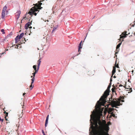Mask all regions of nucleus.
Instances as JSON below:
<instances>
[{"label": "nucleus", "instance_id": "a211bd4d", "mask_svg": "<svg viewBox=\"0 0 135 135\" xmlns=\"http://www.w3.org/2000/svg\"><path fill=\"white\" fill-rule=\"evenodd\" d=\"M19 36H17L15 38V41L16 43L18 42V41L19 40L20 38H19Z\"/></svg>", "mask_w": 135, "mask_h": 135}, {"label": "nucleus", "instance_id": "6e6552de", "mask_svg": "<svg viewBox=\"0 0 135 135\" xmlns=\"http://www.w3.org/2000/svg\"><path fill=\"white\" fill-rule=\"evenodd\" d=\"M127 32L125 31L124 32H123L122 33V35H120V38H123L126 37L128 35L127 34H126Z\"/></svg>", "mask_w": 135, "mask_h": 135}, {"label": "nucleus", "instance_id": "aec40b11", "mask_svg": "<svg viewBox=\"0 0 135 135\" xmlns=\"http://www.w3.org/2000/svg\"><path fill=\"white\" fill-rule=\"evenodd\" d=\"M122 44V42L119 43L116 46L117 50L120 47V45Z\"/></svg>", "mask_w": 135, "mask_h": 135}, {"label": "nucleus", "instance_id": "dca6fc26", "mask_svg": "<svg viewBox=\"0 0 135 135\" xmlns=\"http://www.w3.org/2000/svg\"><path fill=\"white\" fill-rule=\"evenodd\" d=\"M82 41H81L79 44V50H78L79 52L80 51V49H81L82 48V45H81V43H82Z\"/></svg>", "mask_w": 135, "mask_h": 135}, {"label": "nucleus", "instance_id": "37998d69", "mask_svg": "<svg viewBox=\"0 0 135 135\" xmlns=\"http://www.w3.org/2000/svg\"><path fill=\"white\" fill-rule=\"evenodd\" d=\"M44 0H41L40 2H42V1H43Z\"/></svg>", "mask_w": 135, "mask_h": 135}, {"label": "nucleus", "instance_id": "b1692460", "mask_svg": "<svg viewBox=\"0 0 135 135\" xmlns=\"http://www.w3.org/2000/svg\"><path fill=\"white\" fill-rule=\"evenodd\" d=\"M105 130L107 132L106 133L108 132V131L109 130V127H107L105 128Z\"/></svg>", "mask_w": 135, "mask_h": 135}, {"label": "nucleus", "instance_id": "473e14b6", "mask_svg": "<svg viewBox=\"0 0 135 135\" xmlns=\"http://www.w3.org/2000/svg\"><path fill=\"white\" fill-rule=\"evenodd\" d=\"M7 116H6V115H5V120L7 121H8V119L7 118Z\"/></svg>", "mask_w": 135, "mask_h": 135}, {"label": "nucleus", "instance_id": "9d476101", "mask_svg": "<svg viewBox=\"0 0 135 135\" xmlns=\"http://www.w3.org/2000/svg\"><path fill=\"white\" fill-rule=\"evenodd\" d=\"M21 13V11H18L16 13V18L18 19Z\"/></svg>", "mask_w": 135, "mask_h": 135}, {"label": "nucleus", "instance_id": "de8ad7c7", "mask_svg": "<svg viewBox=\"0 0 135 135\" xmlns=\"http://www.w3.org/2000/svg\"><path fill=\"white\" fill-rule=\"evenodd\" d=\"M93 112H94V111H93Z\"/></svg>", "mask_w": 135, "mask_h": 135}, {"label": "nucleus", "instance_id": "4c0bfd02", "mask_svg": "<svg viewBox=\"0 0 135 135\" xmlns=\"http://www.w3.org/2000/svg\"><path fill=\"white\" fill-rule=\"evenodd\" d=\"M123 86L122 85H119V87H120V86Z\"/></svg>", "mask_w": 135, "mask_h": 135}, {"label": "nucleus", "instance_id": "f8f14e48", "mask_svg": "<svg viewBox=\"0 0 135 135\" xmlns=\"http://www.w3.org/2000/svg\"><path fill=\"white\" fill-rule=\"evenodd\" d=\"M116 72V68L115 67L113 66V70L112 71V76H113V75Z\"/></svg>", "mask_w": 135, "mask_h": 135}, {"label": "nucleus", "instance_id": "f3484780", "mask_svg": "<svg viewBox=\"0 0 135 135\" xmlns=\"http://www.w3.org/2000/svg\"><path fill=\"white\" fill-rule=\"evenodd\" d=\"M110 114L111 115L110 116V117L111 118L112 117H113L114 118H117V117L115 116V114H114L113 112L111 113Z\"/></svg>", "mask_w": 135, "mask_h": 135}, {"label": "nucleus", "instance_id": "7ed1b4c3", "mask_svg": "<svg viewBox=\"0 0 135 135\" xmlns=\"http://www.w3.org/2000/svg\"><path fill=\"white\" fill-rule=\"evenodd\" d=\"M109 92L107 90H106L104 92L103 95L99 99V100L98 101V103L100 105L101 104V102L100 101H102L103 102H105V99L107 96L109 95Z\"/></svg>", "mask_w": 135, "mask_h": 135}, {"label": "nucleus", "instance_id": "a878e982", "mask_svg": "<svg viewBox=\"0 0 135 135\" xmlns=\"http://www.w3.org/2000/svg\"><path fill=\"white\" fill-rule=\"evenodd\" d=\"M33 68L34 69V70H37V66L36 65H34L33 66Z\"/></svg>", "mask_w": 135, "mask_h": 135}, {"label": "nucleus", "instance_id": "4468645a", "mask_svg": "<svg viewBox=\"0 0 135 135\" xmlns=\"http://www.w3.org/2000/svg\"><path fill=\"white\" fill-rule=\"evenodd\" d=\"M114 109L113 108H109L108 110V113L109 114H110L113 111Z\"/></svg>", "mask_w": 135, "mask_h": 135}, {"label": "nucleus", "instance_id": "a19ab883", "mask_svg": "<svg viewBox=\"0 0 135 135\" xmlns=\"http://www.w3.org/2000/svg\"><path fill=\"white\" fill-rule=\"evenodd\" d=\"M113 77H114V78H116V76H114Z\"/></svg>", "mask_w": 135, "mask_h": 135}, {"label": "nucleus", "instance_id": "f257e3e1", "mask_svg": "<svg viewBox=\"0 0 135 135\" xmlns=\"http://www.w3.org/2000/svg\"><path fill=\"white\" fill-rule=\"evenodd\" d=\"M120 99L115 98L113 99L112 100H111V105L112 107H115L117 108V106H119L120 105Z\"/></svg>", "mask_w": 135, "mask_h": 135}, {"label": "nucleus", "instance_id": "e433bc0d", "mask_svg": "<svg viewBox=\"0 0 135 135\" xmlns=\"http://www.w3.org/2000/svg\"><path fill=\"white\" fill-rule=\"evenodd\" d=\"M18 46L17 45H16L15 46V48H18Z\"/></svg>", "mask_w": 135, "mask_h": 135}, {"label": "nucleus", "instance_id": "f704fd0d", "mask_svg": "<svg viewBox=\"0 0 135 135\" xmlns=\"http://www.w3.org/2000/svg\"><path fill=\"white\" fill-rule=\"evenodd\" d=\"M42 132L44 135H46L44 131L42 130Z\"/></svg>", "mask_w": 135, "mask_h": 135}, {"label": "nucleus", "instance_id": "0eeeda50", "mask_svg": "<svg viewBox=\"0 0 135 135\" xmlns=\"http://www.w3.org/2000/svg\"><path fill=\"white\" fill-rule=\"evenodd\" d=\"M41 62V59H39L38 61H37V63H38V65H37V69L35 70V73H36L38 72V70L39 69L40 66V63Z\"/></svg>", "mask_w": 135, "mask_h": 135}, {"label": "nucleus", "instance_id": "58836bf2", "mask_svg": "<svg viewBox=\"0 0 135 135\" xmlns=\"http://www.w3.org/2000/svg\"><path fill=\"white\" fill-rule=\"evenodd\" d=\"M5 108H3V110L5 111Z\"/></svg>", "mask_w": 135, "mask_h": 135}, {"label": "nucleus", "instance_id": "c03bdc74", "mask_svg": "<svg viewBox=\"0 0 135 135\" xmlns=\"http://www.w3.org/2000/svg\"><path fill=\"white\" fill-rule=\"evenodd\" d=\"M118 52H115V54H117L118 53Z\"/></svg>", "mask_w": 135, "mask_h": 135}, {"label": "nucleus", "instance_id": "5701e85b", "mask_svg": "<svg viewBox=\"0 0 135 135\" xmlns=\"http://www.w3.org/2000/svg\"><path fill=\"white\" fill-rule=\"evenodd\" d=\"M111 85L110 84H109V85L107 89L106 90L109 91V89L111 86Z\"/></svg>", "mask_w": 135, "mask_h": 135}, {"label": "nucleus", "instance_id": "f03ea898", "mask_svg": "<svg viewBox=\"0 0 135 135\" xmlns=\"http://www.w3.org/2000/svg\"><path fill=\"white\" fill-rule=\"evenodd\" d=\"M120 99L115 98L113 99L112 100H111V105L112 107H115L117 108V106H119L120 105Z\"/></svg>", "mask_w": 135, "mask_h": 135}, {"label": "nucleus", "instance_id": "cd10ccee", "mask_svg": "<svg viewBox=\"0 0 135 135\" xmlns=\"http://www.w3.org/2000/svg\"><path fill=\"white\" fill-rule=\"evenodd\" d=\"M4 114H5V116L6 115V116H8V112H6V111H4L3 112Z\"/></svg>", "mask_w": 135, "mask_h": 135}, {"label": "nucleus", "instance_id": "412c9836", "mask_svg": "<svg viewBox=\"0 0 135 135\" xmlns=\"http://www.w3.org/2000/svg\"><path fill=\"white\" fill-rule=\"evenodd\" d=\"M24 35V33H22L21 34L19 37V38L21 39V38Z\"/></svg>", "mask_w": 135, "mask_h": 135}, {"label": "nucleus", "instance_id": "bb28decb", "mask_svg": "<svg viewBox=\"0 0 135 135\" xmlns=\"http://www.w3.org/2000/svg\"><path fill=\"white\" fill-rule=\"evenodd\" d=\"M36 74V73H35V72H34L33 73H32V74L33 75V77L32 78H34V80H35V74Z\"/></svg>", "mask_w": 135, "mask_h": 135}, {"label": "nucleus", "instance_id": "ea45409f", "mask_svg": "<svg viewBox=\"0 0 135 135\" xmlns=\"http://www.w3.org/2000/svg\"><path fill=\"white\" fill-rule=\"evenodd\" d=\"M26 94V93H23V96H24V95Z\"/></svg>", "mask_w": 135, "mask_h": 135}, {"label": "nucleus", "instance_id": "c9c22d12", "mask_svg": "<svg viewBox=\"0 0 135 135\" xmlns=\"http://www.w3.org/2000/svg\"><path fill=\"white\" fill-rule=\"evenodd\" d=\"M110 81V83L109 84H110L111 85V82L112 81V80L111 78Z\"/></svg>", "mask_w": 135, "mask_h": 135}, {"label": "nucleus", "instance_id": "20e7f679", "mask_svg": "<svg viewBox=\"0 0 135 135\" xmlns=\"http://www.w3.org/2000/svg\"><path fill=\"white\" fill-rule=\"evenodd\" d=\"M38 11H39L38 10V9L35 7H33L28 12V13L30 15H32V14H33L36 16L37 13L36 12Z\"/></svg>", "mask_w": 135, "mask_h": 135}, {"label": "nucleus", "instance_id": "6ab92c4d", "mask_svg": "<svg viewBox=\"0 0 135 135\" xmlns=\"http://www.w3.org/2000/svg\"><path fill=\"white\" fill-rule=\"evenodd\" d=\"M12 35L11 34V33L9 34V35H8L6 37H5V39H6V40L7 39H9L11 37V36Z\"/></svg>", "mask_w": 135, "mask_h": 135}, {"label": "nucleus", "instance_id": "393cba45", "mask_svg": "<svg viewBox=\"0 0 135 135\" xmlns=\"http://www.w3.org/2000/svg\"><path fill=\"white\" fill-rule=\"evenodd\" d=\"M23 115V112H22L21 113V114H20V115H19V116L20 117H19V121H20V118H22V117Z\"/></svg>", "mask_w": 135, "mask_h": 135}, {"label": "nucleus", "instance_id": "39448f33", "mask_svg": "<svg viewBox=\"0 0 135 135\" xmlns=\"http://www.w3.org/2000/svg\"><path fill=\"white\" fill-rule=\"evenodd\" d=\"M7 7L6 6H5L3 8L1 14L2 18V19L4 18L5 16V12H6V13L8 12V11L7 10Z\"/></svg>", "mask_w": 135, "mask_h": 135}, {"label": "nucleus", "instance_id": "49530a36", "mask_svg": "<svg viewBox=\"0 0 135 135\" xmlns=\"http://www.w3.org/2000/svg\"><path fill=\"white\" fill-rule=\"evenodd\" d=\"M115 56H117V55H115Z\"/></svg>", "mask_w": 135, "mask_h": 135}, {"label": "nucleus", "instance_id": "79ce46f5", "mask_svg": "<svg viewBox=\"0 0 135 135\" xmlns=\"http://www.w3.org/2000/svg\"><path fill=\"white\" fill-rule=\"evenodd\" d=\"M33 76H31V78H33Z\"/></svg>", "mask_w": 135, "mask_h": 135}, {"label": "nucleus", "instance_id": "2f4dec72", "mask_svg": "<svg viewBox=\"0 0 135 135\" xmlns=\"http://www.w3.org/2000/svg\"><path fill=\"white\" fill-rule=\"evenodd\" d=\"M3 119H2L1 117H0V121H2V122L3 121Z\"/></svg>", "mask_w": 135, "mask_h": 135}, {"label": "nucleus", "instance_id": "1a4fd4ad", "mask_svg": "<svg viewBox=\"0 0 135 135\" xmlns=\"http://www.w3.org/2000/svg\"><path fill=\"white\" fill-rule=\"evenodd\" d=\"M42 4V3H39V4H36L35 7L36 8H37L38 9H41L42 7H41V5Z\"/></svg>", "mask_w": 135, "mask_h": 135}, {"label": "nucleus", "instance_id": "4be33fe9", "mask_svg": "<svg viewBox=\"0 0 135 135\" xmlns=\"http://www.w3.org/2000/svg\"><path fill=\"white\" fill-rule=\"evenodd\" d=\"M115 87H113V88H112V93H114L115 92Z\"/></svg>", "mask_w": 135, "mask_h": 135}, {"label": "nucleus", "instance_id": "9b49d317", "mask_svg": "<svg viewBox=\"0 0 135 135\" xmlns=\"http://www.w3.org/2000/svg\"><path fill=\"white\" fill-rule=\"evenodd\" d=\"M31 81L32 82L31 83V85L30 86V88H30V89L31 90L33 88L34 86V85H32V84L33 83L34 81V78H32V79H31Z\"/></svg>", "mask_w": 135, "mask_h": 135}, {"label": "nucleus", "instance_id": "a18cd8bd", "mask_svg": "<svg viewBox=\"0 0 135 135\" xmlns=\"http://www.w3.org/2000/svg\"><path fill=\"white\" fill-rule=\"evenodd\" d=\"M134 35H135V33H134Z\"/></svg>", "mask_w": 135, "mask_h": 135}, {"label": "nucleus", "instance_id": "c85d7f7f", "mask_svg": "<svg viewBox=\"0 0 135 135\" xmlns=\"http://www.w3.org/2000/svg\"><path fill=\"white\" fill-rule=\"evenodd\" d=\"M57 28V27H54L53 29V30L52 31V32H53Z\"/></svg>", "mask_w": 135, "mask_h": 135}, {"label": "nucleus", "instance_id": "423d86ee", "mask_svg": "<svg viewBox=\"0 0 135 135\" xmlns=\"http://www.w3.org/2000/svg\"><path fill=\"white\" fill-rule=\"evenodd\" d=\"M31 22H28L25 25V28L26 29H27L28 28H31L32 27L30 26V25L31 24Z\"/></svg>", "mask_w": 135, "mask_h": 135}, {"label": "nucleus", "instance_id": "ddd939ff", "mask_svg": "<svg viewBox=\"0 0 135 135\" xmlns=\"http://www.w3.org/2000/svg\"><path fill=\"white\" fill-rule=\"evenodd\" d=\"M49 117V115H47V117H46V121H45V127H46L47 126V125L48 124Z\"/></svg>", "mask_w": 135, "mask_h": 135}, {"label": "nucleus", "instance_id": "7c9ffc66", "mask_svg": "<svg viewBox=\"0 0 135 135\" xmlns=\"http://www.w3.org/2000/svg\"><path fill=\"white\" fill-rule=\"evenodd\" d=\"M116 61L115 62V67H116L117 68H119V67L118 64H117L116 65Z\"/></svg>", "mask_w": 135, "mask_h": 135}, {"label": "nucleus", "instance_id": "2eb2a0df", "mask_svg": "<svg viewBox=\"0 0 135 135\" xmlns=\"http://www.w3.org/2000/svg\"><path fill=\"white\" fill-rule=\"evenodd\" d=\"M118 99H120V101H121L122 102H124V101L123 100H121V99H124V97L123 96H120L118 98Z\"/></svg>", "mask_w": 135, "mask_h": 135}, {"label": "nucleus", "instance_id": "c756f323", "mask_svg": "<svg viewBox=\"0 0 135 135\" xmlns=\"http://www.w3.org/2000/svg\"><path fill=\"white\" fill-rule=\"evenodd\" d=\"M1 32H2V33L3 34H4L5 33V32H4V30L3 29H2L1 30Z\"/></svg>", "mask_w": 135, "mask_h": 135}, {"label": "nucleus", "instance_id": "72a5a7b5", "mask_svg": "<svg viewBox=\"0 0 135 135\" xmlns=\"http://www.w3.org/2000/svg\"><path fill=\"white\" fill-rule=\"evenodd\" d=\"M4 54V52H3V53H1V54H0V57H1V56L2 55V54Z\"/></svg>", "mask_w": 135, "mask_h": 135}]
</instances>
